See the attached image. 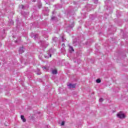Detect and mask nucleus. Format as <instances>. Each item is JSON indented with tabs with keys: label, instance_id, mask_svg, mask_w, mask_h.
Here are the masks:
<instances>
[{
	"label": "nucleus",
	"instance_id": "obj_20",
	"mask_svg": "<svg viewBox=\"0 0 128 128\" xmlns=\"http://www.w3.org/2000/svg\"><path fill=\"white\" fill-rule=\"evenodd\" d=\"M33 2H36V0H34Z\"/></svg>",
	"mask_w": 128,
	"mask_h": 128
},
{
	"label": "nucleus",
	"instance_id": "obj_17",
	"mask_svg": "<svg viewBox=\"0 0 128 128\" xmlns=\"http://www.w3.org/2000/svg\"><path fill=\"white\" fill-rule=\"evenodd\" d=\"M49 56H50V58H52V54H50Z\"/></svg>",
	"mask_w": 128,
	"mask_h": 128
},
{
	"label": "nucleus",
	"instance_id": "obj_9",
	"mask_svg": "<svg viewBox=\"0 0 128 128\" xmlns=\"http://www.w3.org/2000/svg\"><path fill=\"white\" fill-rule=\"evenodd\" d=\"M104 101V99L102 98H100L99 100V102H103Z\"/></svg>",
	"mask_w": 128,
	"mask_h": 128
},
{
	"label": "nucleus",
	"instance_id": "obj_22",
	"mask_svg": "<svg viewBox=\"0 0 128 128\" xmlns=\"http://www.w3.org/2000/svg\"><path fill=\"white\" fill-rule=\"evenodd\" d=\"M34 38H36V36H35V37H34Z\"/></svg>",
	"mask_w": 128,
	"mask_h": 128
},
{
	"label": "nucleus",
	"instance_id": "obj_19",
	"mask_svg": "<svg viewBox=\"0 0 128 128\" xmlns=\"http://www.w3.org/2000/svg\"><path fill=\"white\" fill-rule=\"evenodd\" d=\"M54 17H52V20H54Z\"/></svg>",
	"mask_w": 128,
	"mask_h": 128
},
{
	"label": "nucleus",
	"instance_id": "obj_10",
	"mask_svg": "<svg viewBox=\"0 0 128 128\" xmlns=\"http://www.w3.org/2000/svg\"><path fill=\"white\" fill-rule=\"evenodd\" d=\"M64 122H62L61 124V126H64Z\"/></svg>",
	"mask_w": 128,
	"mask_h": 128
},
{
	"label": "nucleus",
	"instance_id": "obj_3",
	"mask_svg": "<svg viewBox=\"0 0 128 128\" xmlns=\"http://www.w3.org/2000/svg\"><path fill=\"white\" fill-rule=\"evenodd\" d=\"M24 52V48L23 47L20 48L19 50V53L20 54H22V52Z\"/></svg>",
	"mask_w": 128,
	"mask_h": 128
},
{
	"label": "nucleus",
	"instance_id": "obj_8",
	"mask_svg": "<svg viewBox=\"0 0 128 128\" xmlns=\"http://www.w3.org/2000/svg\"><path fill=\"white\" fill-rule=\"evenodd\" d=\"M42 68H43L44 70H47L46 66H44Z\"/></svg>",
	"mask_w": 128,
	"mask_h": 128
},
{
	"label": "nucleus",
	"instance_id": "obj_11",
	"mask_svg": "<svg viewBox=\"0 0 128 128\" xmlns=\"http://www.w3.org/2000/svg\"><path fill=\"white\" fill-rule=\"evenodd\" d=\"M20 8H24V6L23 5H21Z\"/></svg>",
	"mask_w": 128,
	"mask_h": 128
},
{
	"label": "nucleus",
	"instance_id": "obj_18",
	"mask_svg": "<svg viewBox=\"0 0 128 128\" xmlns=\"http://www.w3.org/2000/svg\"><path fill=\"white\" fill-rule=\"evenodd\" d=\"M44 58H48V56H44Z\"/></svg>",
	"mask_w": 128,
	"mask_h": 128
},
{
	"label": "nucleus",
	"instance_id": "obj_7",
	"mask_svg": "<svg viewBox=\"0 0 128 128\" xmlns=\"http://www.w3.org/2000/svg\"><path fill=\"white\" fill-rule=\"evenodd\" d=\"M100 82H101L100 79H97L96 80V82H97L98 84H100Z\"/></svg>",
	"mask_w": 128,
	"mask_h": 128
},
{
	"label": "nucleus",
	"instance_id": "obj_5",
	"mask_svg": "<svg viewBox=\"0 0 128 128\" xmlns=\"http://www.w3.org/2000/svg\"><path fill=\"white\" fill-rule=\"evenodd\" d=\"M69 48V50L70 52H74V48L70 46Z\"/></svg>",
	"mask_w": 128,
	"mask_h": 128
},
{
	"label": "nucleus",
	"instance_id": "obj_16",
	"mask_svg": "<svg viewBox=\"0 0 128 128\" xmlns=\"http://www.w3.org/2000/svg\"><path fill=\"white\" fill-rule=\"evenodd\" d=\"M74 26V24H72V26H70V28H72Z\"/></svg>",
	"mask_w": 128,
	"mask_h": 128
},
{
	"label": "nucleus",
	"instance_id": "obj_12",
	"mask_svg": "<svg viewBox=\"0 0 128 128\" xmlns=\"http://www.w3.org/2000/svg\"><path fill=\"white\" fill-rule=\"evenodd\" d=\"M66 39H64V36H62V41L63 42H64V40H65Z\"/></svg>",
	"mask_w": 128,
	"mask_h": 128
},
{
	"label": "nucleus",
	"instance_id": "obj_14",
	"mask_svg": "<svg viewBox=\"0 0 128 128\" xmlns=\"http://www.w3.org/2000/svg\"><path fill=\"white\" fill-rule=\"evenodd\" d=\"M94 2H96V4L98 2V0H95Z\"/></svg>",
	"mask_w": 128,
	"mask_h": 128
},
{
	"label": "nucleus",
	"instance_id": "obj_13",
	"mask_svg": "<svg viewBox=\"0 0 128 128\" xmlns=\"http://www.w3.org/2000/svg\"><path fill=\"white\" fill-rule=\"evenodd\" d=\"M53 40H58V38H57L54 37V38H53Z\"/></svg>",
	"mask_w": 128,
	"mask_h": 128
},
{
	"label": "nucleus",
	"instance_id": "obj_2",
	"mask_svg": "<svg viewBox=\"0 0 128 128\" xmlns=\"http://www.w3.org/2000/svg\"><path fill=\"white\" fill-rule=\"evenodd\" d=\"M68 86L69 87V88H76V84H70Z\"/></svg>",
	"mask_w": 128,
	"mask_h": 128
},
{
	"label": "nucleus",
	"instance_id": "obj_6",
	"mask_svg": "<svg viewBox=\"0 0 128 128\" xmlns=\"http://www.w3.org/2000/svg\"><path fill=\"white\" fill-rule=\"evenodd\" d=\"M21 120H22V122H25L26 118H24V116L22 115L21 116Z\"/></svg>",
	"mask_w": 128,
	"mask_h": 128
},
{
	"label": "nucleus",
	"instance_id": "obj_21",
	"mask_svg": "<svg viewBox=\"0 0 128 128\" xmlns=\"http://www.w3.org/2000/svg\"><path fill=\"white\" fill-rule=\"evenodd\" d=\"M39 8H40V6H39Z\"/></svg>",
	"mask_w": 128,
	"mask_h": 128
},
{
	"label": "nucleus",
	"instance_id": "obj_4",
	"mask_svg": "<svg viewBox=\"0 0 128 128\" xmlns=\"http://www.w3.org/2000/svg\"><path fill=\"white\" fill-rule=\"evenodd\" d=\"M52 74H58V70H52Z\"/></svg>",
	"mask_w": 128,
	"mask_h": 128
},
{
	"label": "nucleus",
	"instance_id": "obj_1",
	"mask_svg": "<svg viewBox=\"0 0 128 128\" xmlns=\"http://www.w3.org/2000/svg\"><path fill=\"white\" fill-rule=\"evenodd\" d=\"M117 116L119 118H126V116L124 115V114L122 113V112H120L118 114H117Z\"/></svg>",
	"mask_w": 128,
	"mask_h": 128
},
{
	"label": "nucleus",
	"instance_id": "obj_15",
	"mask_svg": "<svg viewBox=\"0 0 128 128\" xmlns=\"http://www.w3.org/2000/svg\"><path fill=\"white\" fill-rule=\"evenodd\" d=\"M62 46H63V48H64V46H65L64 44H62Z\"/></svg>",
	"mask_w": 128,
	"mask_h": 128
}]
</instances>
